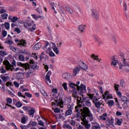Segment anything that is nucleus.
I'll list each match as a JSON object with an SVG mask.
<instances>
[{"instance_id": "obj_13", "label": "nucleus", "mask_w": 129, "mask_h": 129, "mask_svg": "<svg viewBox=\"0 0 129 129\" xmlns=\"http://www.w3.org/2000/svg\"><path fill=\"white\" fill-rule=\"evenodd\" d=\"M29 108H30V110H28V114L31 116L32 117H34V114H35V112H36L35 108L29 107Z\"/></svg>"}, {"instance_id": "obj_19", "label": "nucleus", "mask_w": 129, "mask_h": 129, "mask_svg": "<svg viewBox=\"0 0 129 129\" xmlns=\"http://www.w3.org/2000/svg\"><path fill=\"white\" fill-rule=\"evenodd\" d=\"M51 75H52V73L51 72V71H49L45 76L46 81L47 80H50V76H51Z\"/></svg>"}, {"instance_id": "obj_8", "label": "nucleus", "mask_w": 129, "mask_h": 129, "mask_svg": "<svg viewBox=\"0 0 129 129\" xmlns=\"http://www.w3.org/2000/svg\"><path fill=\"white\" fill-rule=\"evenodd\" d=\"M3 64L4 65H5L6 66V69H7V70H10L11 69V71H13V69H12V68L14 67V66H13V65H12L10 63V61H9V60H4L3 62Z\"/></svg>"}, {"instance_id": "obj_60", "label": "nucleus", "mask_w": 129, "mask_h": 129, "mask_svg": "<svg viewBox=\"0 0 129 129\" xmlns=\"http://www.w3.org/2000/svg\"><path fill=\"white\" fill-rule=\"evenodd\" d=\"M25 95L27 96V97H32V94H30L28 92H25Z\"/></svg>"}, {"instance_id": "obj_5", "label": "nucleus", "mask_w": 129, "mask_h": 129, "mask_svg": "<svg viewBox=\"0 0 129 129\" xmlns=\"http://www.w3.org/2000/svg\"><path fill=\"white\" fill-rule=\"evenodd\" d=\"M83 112L85 116H89V117H91V116H93V115L90 112V110H89V108L87 107H83Z\"/></svg>"}, {"instance_id": "obj_9", "label": "nucleus", "mask_w": 129, "mask_h": 129, "mask_svg": "<svg viewBox=\"0 0 129 129\" xmlns=\"http://www.w3.org/2000/svg\"><path fill=\"white\" fill-rule=\"evenodd\" d=\"M83 100L85 102L89 101L90 99H92L93 98V95L92 94H88V96L84 98V96L83 94L82 95Z\"/></svg>"}, {"instance_id": "obj_45", "label": "nucleus", "mask_w": 129, "mask_h": 129, "mask_svg": "<svg viewBox=\"0 0 129 129\" xmlns=\"http://www.w3.org/2000/svg\"><path fill=\"white\" fill-rule=\"evenodd\" d=\"M19 59L20 61H24L25 60V57H24V55L20 54L19 56Z\"/></svg>"}, {"instance_id": "obj_40", "label": "nucleus", "mask_w": 129, "mask_h": 129, "mask_svg": "<svg viewBox=\"0 0 129 129\" xmlns=\"http://www.w3.org/2000/svg\"><path fill=\"white\" fill-rule=\"evenodd\" d=\"M23 106V104H22V103L20 101H18L16 104V106H17V107H22V106Z\"/></svg>"}, {"instance_id": "obj_37", "label": "nucleus", "mask_w": 129, "mask_h": 129, "mask_svg": "<svg viewBox=\"0 0 129 129\" xmlns=\"http://www.w3.org/2000/svg\"><path fill=\"white\" fill-rule=\"evenodd\" d=\"M18 20H19V19L18 18V17L14 16L11 19V21L12 22V23H16V22H17V21H18Z\"/></svg>"}, {"instance_id": "obj_11", "label": "nucleus", "mask_w": 129, "mask_h": 129, "mask_svg": "<svg viewBox=\"0 0 129 129\" xmlns=\"http://www.w3.org/2000/svg\"><path fill=\"white\" fill-rule=\"evenodd\" d=\"M55 102L57 103V105H63L64 102H63V98L61 96L58 97L57 100H55Z\"/></svg>"}, {"instance_id": "obj_26", "label": "nucleus", "mask_w": 129, "mask_h": 129, "mask_svg": "<svg viewBox=\"0 0 129 129\" xmlns=\"http://www.w3.org/2000/svg\"><path fill=\"white\" fill-rule=\"evenodd\" d=\"M37 28H36V24H33L32 27L28 28V30L30 32H33L36 30Z\"/></svg>"}, {"instance_id": "obj_43", "label": "nucleus", "mask_w": 129, "mask_h": 129, "mask_svg": "<svg viewBox=\"0 0 129 129\" xmlns=\"http://www.w3.org/2000/svg\"><path fill=\"white\" fill-rule=\"evenodd\" d=\"M81 68H82V69H84V70H87V69H88V67L87 66V65H86V64H85L84 62L83 66Z\"/></svg>"}, {"instance_id": "obj_50", "label": "nucleus", "mask_w": 129, "mask_h": 129, "mask_svg": "<svg viewBox=\"0 0 129 129\" xmlns=\"http://www.w3.org/2000/svg\"><path fill=\"white\" fill-rule=\"evenodd\" d=\"M7 103H9V104H11L12 102H13V100H12V98H8L7 99Z\"/></svg>"}, {"instance_id": "obj_17", "label": "nucleus", "mask_w": 129, "mask_h": 129, "mask_svg": "<svg viewBox=\"0 0 129 129\" xmlns=\"http://www.w3.org/2000/svg\"><path fill=\"white\" fill-rule=\"evenodd\" d=\"M79 30L80 33L82 34L85 31V25H81L79 26Z\"/></svg>"}, {"instance_id": "obj_41", "label": "nucleus", "mask_w": 129, "mask_h": 129, "mask_svg": "<svg viewBox=\"0 0 129 129\" xmlns=\"http://www.w3.org/2000/svg\"><path fill=\"white\" fill-rule=\"evenodd\" d=\"M113 103H114V101L113 100H110L108 102V106L110 107H111V106H112V105H113Z\"/></svg>"}, {"instance_id": "obj_39", "label": "nucleus", "mask_w": 129, "mask_h": 129, "mask_svg": "<svg viewBox=\"0 0 129 129\" xmlns=\"http://www.w3.org/2000/svg\"><path fill=\"white\" fill-rule=\"evenodd\" d=\"M52 92L54 94H53V96H54V95H55V94H57V93H58V90H57V89L56 88H53L51 90Z\"/></svg>"}, {"instance_id": "obj_29", "label": "nucleus", "mask_w": 129, "mask_h": 129, "mask_svg": "<svg viewBox=\"0 0 129 129\" xmlns=\"http://www.w3.org/2000/svg\"><path fill=\"white\" fill-rule=\"evenodd\" d=\"M48 46V47H51L50 43L49 42H48V41H45L44 46L43 47V50H46L47 49Z\"/></svg>"}, {"instance_id": "obj_25", "label": "nucleus", "mask_w": 129, "mask_h": 129, "mask_svg": "<svg viewBox=\"0 0 129 129\" xmlns=\"http://www.w3.org/2000/svg\"><path fill=\"white\" fill-rule=\"evenodd\" d=\"M122 106L123 108V109H127V108L129 109V105H127V103L126 102H124L122 104Z\"/></svg>"}, {"instance_id": "obj_53", "label": "nucleus", "mask_w": 129, "mask_h": 129, "mask_svg": "<svg viewBox=\"0 0 129 129\" xmlns=\"http://www.w3.org/2000/svg\"><path fill=\"white\" fill-rule=\"evenodd\" d=\"M31 121V126L32 125V126H36L37 125V122L35 121H33L32 122V121Z\"/></svg>"}, {"instance_id": "obj_35", "label": "nucleus", "mask_w": 129, "mask_h": 129, "mask_svg": "<svg viewBox=\"0 0 129 129\" xmlns=\"http://www.w3.org/2000/svg\"><path fill=\"white\" fill-rule=\"evenodd\" d=\"M120 86L121 87H124L125 86V82H124V80H121L120 81Z\"/></svg>"}, {"instance_id": "obj_48", "label": "nucleus", "mask_w": 129, "mask_h": 129, "mask_svg": "<svg viewBox=\"0 0 129 129\" xmlns=\"http://www.w3.org/2000/svg\"><path fill=\"white\" fill-rule=\"evenodd\" d=\"M77 101L79 103H83V102H84V101H81L82 100V99L81 98V97H78L77 98Z\"/></svg>"}, {"instance_id": "obj_51", "label": "nucleus", "mask_w": 129, "mask_h": 129, "mask_svg": "<svg viewBox=\"0 0 129 129\" xmlns=\"http://www.w3.org/2000/svg\"><path fill=\"white\" fill-rule=\"evenodd\" d=\"M50 5L52 10H53V11H54L55 14H56L57 12L55 11V8H54V3H50Z\"/></svg>"}, {"instance_id": "obj_18", "label": "nucleus", "mask_w": 129, "mask_h": 129, "mask_svg": "<svg viewBox=\"0 0 129 129\" xmlns=\"http://www.w3.org/2000/svg\"><path fill=\"white\" fill-rule=\"evenodd\" d=\"M1 27L2 28H6L7 30H10V24L8 22H5L4 24H2Z\"/></svg>"}, {"instance_id": "obj_63", "label": "nucleus", "mask_w": 129, "mask_h": 129, "mask_svg": "<svg viewBox=\"0 0 129 129\" xmlns=\"http://www.w3.org/2000/svg\"><path fill=\"white\" fill-rule=\"evenodd\" d=\"M15 32H17L18 34L21 33V30L19 29V28H15Z\"/></svg>"}, {"instance_id": "obj_10", "label": "nucleus", "mask_w": 129, "mask_h": 129, "mask_svg": "<svg viewBox=\"0 0 129 129\" xmlns=\"http://www.w3.org/2000/svg\"><path fill=\"white\" fill-rule=\"evenodd\" d=\"M33 24H34V21L27 20L26 22H24V26L26 29H28V27H31Z\"/></svg>"}, {"instance_id": "obj_31", "label": "nucleus", "mask_w": 129, "mask_h": 129, "mask_svg": "<svg viewBox=\"0 0 129 129\" xmlns=\"http://www.w3.org/2000/svg\"><path fill=\"white\" fill-rule=\"evenodd\" d=\"M0 78H2L4 82H7V81H8V78L6 76H4V75H1L0 76Z\"/></svg>"}, {"instance_id": "obj_14", "label": "nucleus", "mask_w": 129, "mask_h": 129, "mask_svg": "<svg viewBox=\"0 0 129 129\" xmlns=\"http://www.w3.org/2000/svg\"><path fill=\"white\" fill-rule=\"evenodd\" d=\"M114 120L113 119V118L108 119L106 121V124L107 126L109 127V126H110V124H111V125H113V121H114Z\"/></svg>"}, {"instance_id": "obj_56", "label": "nucleus", "mask_w": 129, "mask_h": 129, "mask_svg": "<svg viewBox=\"0 0 129 129\" xmlns=\"http://www.w3.org/2000/svg\"><path fill=\"white\" fill-rule=\"evenodd\" d=\"M63 127H66L67 128H69V129H72V126H71L70 125H68V124H64L63 125Z\"/></svg>"}, {"instance_id": "obj_59", "label": "nucleus", "mask_w": 129, "mask_h": 129, "mask_svg": "<svg viewBox=\"0 0 129 129\" xmlns=\"http://www.w3.org/2000/svg\"><path fill=\"white\" fill-rule=\"evenodd\" d=\"M62 86H63L64 90H68V87H67V84L63 83V85H62Z\"/></svg>"}, {"instance_id": "obj_55", "label": "nucleus", "mask_w": 129, "mask_h": 129, "mask_svg": "<svg viewBox=\"0 0 129 129\" xmlns=\"http://www.w3.org/2000/svg\"><path fill=\"white\" fill-rule=\"evenodd\" d=\"M124 58H126L127 60H129V52L124 54Z\"/></svg>"}, {"instance_id": "obj_36", "label": "nucleus", "mask_w": 129, "mask_h": 129, "mask_svg": "<svg viewBox=\"0 0 129 129\" xmlns=\"http://www.w3.org/2000/svg\"><path fill=\"white\" fill-rule=\"evenodd\" d=\"M8 14L4 13L1 15V18L3 20H7V19H8Z\"/></svg>"}, {"instance_id": "obj_27", "label": "nucleus", "mask_w": 129, "mask_h": 129, "mask_svg": "<svg viewBox=\"0 0 129 129\" xmlns=\"http://www.w3.org/2000/svg\"><path fill=\"white\" fill-rule=\"evenodd\" d=\"M71 114H72V109H68V110H67L66 111V113H65L66 116H67L68 115H71Z\"/></svg>"}, {"instance_id": "obj_12", "label": "nucleus", "mask_w": 129, "mask_h": 129, "mask_svg": "<svg viewBox=\"0 0 129 129\" xmlns=\"http://www.w3.org/2000/svg\"><path fill=\"white\" fill-rule=\"evenodd\" d=\"M110 60L111 61V64L112 66H116L117 64V60L115 59V57L114 56H112L110 57Z\"/></svg>"}, {"instance_id": "obj_20", "label": "nucleus", "mask_w": 129, "mask_h": 129, "mask_svg": "<svg viewBox=\"0 0 129 129\" xmlns=\"http://www.w3.org/2000/svg\"><path fill=\"white\" fill-rule=\"evenodd\" d=\"M66 11H67V12H69L70 14H74V10L68 6L66 7Z\"/></svg>"}, {"instance_id": "obj_21", "label": "nucleus", "mask_w": 129, "mask_h": 129, "mask_svg": "<svg viewBox=\"0 0 129 129\" xmlns=\"http://www.w3.org/2000/svg\"><path fill=\"white\" fill-rule=\"evenodd\" d=\"M107 117V114L106 113H105L102 114L101 116H99V117L100 119L102 120H106V118Z\"/></svg>"}, {"instance_id": "obj_32", "label": "nucleus", "mask_w": 129, "mask_h": 129, "mask_svg": "<svg viewBox=\"0 0 129 129\" xmlns=\"http://www.w3.org/2000/svg\"><path fill=\"white\" fill-rule=\"evenodd\" d=\"M95 107L96 108H100V105L102 104L100 102H96V103H94Z\"/></svg>"}, {"instance_id": "obj_46", "label": "nucleus", "mask_w": 129, "mask_h": 129, "mask_svg": "<svg viewBox=\"0 0 129 129\" xmlns=\"http://www.w3.org/2000/svg\"><path fill=\"white\" fill-rule=\"evenodd\" d=\"M91 57L93 58L94 59V60H97V61H98V60H99L98 55L95 56V55L94 54H93L91 55Z\"/></svg>"}, {"instance_id": "obj_61", "label": "nucleus", "mask_w": 129, "mask_h": 129, "mask_svg": "<svg viewBox=\"0 0 129 129\" xmlns=\"http://www.w3.org/2000/svg\"><path fill=\"white\" fill-rule=\"evenodd\" d=\"M100 128V126L99 125H98V126H92L91 127V129H99Z\"/></svg>"}, {"instance_id": "obj_3", "label": "nucleus", "mask_w": 129, "mask_h": 129, "mask_svg": "<svg viewBox=\"0 0 129 129\" xmlns=\"http://www.w3.org/2000/svg\"><path fill=\"white\" fill-rule=\"evenodd\" d=\"M119 56L122 60V63L121 66H119V69L120 70L122 69V66H128L129 65V62L126 61L127 59L124 57V53L121 52L120 53Z\"/></svg>"}, {"instance_id": "obj_42", "label": "nucleus", "mask_w": 129, "mask_h": 129, "mask_svg": "<svg viewBox=\"0 0 129 129\" xmlns=\"http://www.w3.org/2000/svg\"><path fill=\"white\" fill-rule=\"evenodd\" d=\"M7 35H8V32L6 30H2V36L4 38L7 37Z\"/></svg>"}, {"instance_id": "obj_33", "label": "nucleus", "mask_w": 129, "mask_h": 129, "mask_svg": "<svg viewBox=\"0 0 129 129\" xmlns=\"http://www.w3.org/2000/svg\"><path fill=\"white\" fill-rule=\"evenodd\" d=\"M53 50L55 52V54L57 55L59 54V49L56 46H53Z\"/></svg>"}, {"instance_id": "obj_7", "label": "nucleus", "mask_w": 129, "mask_h": 129, "mask_svg": "<svg viewBox=\"0 0 129 129\" xmlns=\"http://www.w3.org/2000/svg\"><path fill=\"white\" fill-rule=\"evenodd\" d=\"M17 45L20 46L21 48L22 47H25V48H27V40L25 39H21L18 43Z\"/></svg>"}, {"instance_id": "obj_64", "label": "nucleus", "mask_w": 129, "mask_h": 129, "mask_svg": "<svg viewBox=\"0 0 129 129\" xmlns=\"http://www.w3.org/2000/svg\"><path fill=\"white\" fill-rule=\"evenodd\" d=\"M21 122L22 123H26V117H23L21 118Z\"/></svg>"}, {"instance_id": "obj_23", "label": "nucleus", "mask_w": 129, "mask_h": 129, "mask_svg": "<svg viewBox=\"0 0 129 129\" xmlns=\"http://www.w3.org/2000/svg\"><path fill=\"white\" fill-rule=\"evenodd\" d=\"M69 86L71 87V88H72L73 89H75L76 90H77V88L76 87V85L74 83H69Z\"/></svg>"}, {"instance_id": "obj_52", "label": "nucleus", "mask_w": 129, "mask_h": 129, "mask_svg": "<svg viewBox=\"0 0 129 129\" xmlns=\"http://www.w3.org/2000/svg\"><path fill=\"white\" fill-rule=\"evenodd\" d=\"M51 46H49L48 47V49H45L46 53H47L48 54H49L50 52H51Z\"/></svg>"}, {"instance_id": "obj_57", "label": "nucleus", "mask_w": 129, "mask_h": 129, "mask_svg": "<svg viewBox=\"0 0 129 129\" xmlns=\"http://www.w3.org/2000/svg\"><path fill=\"white\" fill-rule=\"evenodd\" d=\"M116 123L118 125H120V124H121V121H120V120H119V119H116Z\"/></svg>"}, {"instance_id": "obj_58", "label": "nucleus", "mask_w": 129, "mask_h": 129, "mask_svg": "<svg viewBox=\"0 0 129 129\" xmlns=\"http://www.w3.org/2000/svg\"><path fill=\"white\" fill-rule=\"evenodd\" d=\"M38 124L39 125H41V126H44V122H43V121L42 120L38 121Z\"/></svg>"}, {"instance_id": "obj_28", "label": "nucleus", "mask_w": 129, "mask_h": 129, "mask_svg": "<svg viewBox=\"0 0 129 129\" xmlns=\"http://www.w3.org/2000/svg\"><path fill=\"white\" fill-rule=\"evenodd\" d=\"M94 39L95 40V41L97 42L99 45L102 44L103 43L102 41H101V40H100V39H99L98 37L94 36Z\"/></svg>"}, {"instance_id": "obj_47", "label": "nucleus", "mask_w": 129, "mask_h": 129, "mask_svg": "<svg viewBox=\"0 0 129 129\" xmlns=\"http://www.w3.org/2000/svg\"><path fill=\"white\" fill-rule=\"evenodd\" d=\"M65 99L66 100H68V102H65L66 104H69V103H71V98H66Z\"/></svg>"}, {"instance_id": "obj_44", "label": "nucleus", "mask_w": 129, "mask_h": 129, "mask_svg": "<svg viewBox=\"0 0 129 129\" xmlns=\"http://www.w3.org/2000/svg\"><path fill=\"white\" fill-rule=\"evenodd\" d=\"M85 104L88 107H90L91 106V102H90V101H86Z\"/></svg>"}, {"instance_id": "obj_2", "label": "nucleus", "mask_w": 129, "mask_h": 129, "mask_svg": "<svg viewBox=\"0 0 129 129\" xmlns=\"http://www.w3.org/2000/svg\"><path fill=\"white\" fill-rule=\"evenodd\" d=\"M30 64L26 63L24 64L23 66L25 67V70L27 69H33V70H38L39 69V66H37V62H34L33 60H30Z\"/></svg>"}, {"instance_id": "obj_54", "label": "nucleus", "mask_w": 129, "mask_h": 129, "mask_svg": "<svg viewBox=\"0 0 129 129\" xmlns=\"http://www.w3.org/2000/svg\"><path fill=\"white\" fill-rule=\"evenodd\" d=\"M118 87H119L118 85H116V84H114V88H115V90H116V91H118Z\"/></svg>"}, {"instance_id": "obj_6", "label": "nucleus", "mask_w": 129, "mask_h": 129, "mask_svg": "<svg viewBox=\"0 0 129 129\" xmlns=\"http://www.w3.org/2000/svg\"><path fill=\"white\" fill-rule=\"evenodd\" d=\"M69 93H72V97H74V98H78L79 96L77 95L78 94V91L77 90L75 89H72V90H69Z\"/></svg>"}, {"instance_id": "obj_34", "label": "nucleus", "mask_w": 129, "mask_h": 129, "mask_svg": "<svg viewBox=\"0 0 129 129\" xmlns=\"http://www.w3.org/2000/svg\"><path fill=\"white\" fill-rule=\"evenodd\" d=\"M39 58L40 61H42V60H43V59H45V53L44 52H42L41 54L39 55Z\"/></svg>"}, {"instance_id": "obj_16", "label": "nucleus", "mask_w": 129, "mask_h": 129, "mask_svg": "<svg viewBox=\"0 0 129 129\" xmlns=\"http://www.w3.org/2000/svg\"><path fill=\"white\" fill-rule=\"evenodd\" d=\"M80 71V69L79 67H77L75 68V69L73 70V76H76L77 74L79 73Z\"/></svg>"}, {"instance_id": "obj_24", "label": "nucleus", "mask_w": 129, "mask_h": 129, "mask_svg": "<svg viewBox=\"0 0 129 129\" xmlns=\"http://www.w3.org/2000/svg\"><path fill=\"white\" fill-rule=\"evenodd\" d=\"M41 48V43H37L34 45L33 47V49L34 50H39Z\"/></svg>"}, {"instance_id": "obj_62", "label": "nucleus", "mask_w": 129, "mask_h": 129, "mask_svg": "<svg viewBox=\"0 0 129 129\" xmlns=\"http://www.w3.org/2000/svg\"><path fill=\"white\" fill-rule=\"evenodd\" d=\"M49 55L50 57H55V53H54V52H53L52 51H50Z\"/></svg>"}, {"instance_id": "obj_15", "label": "nucleus", "mask_w": 129, "mask_h": 129, "mask_svg": "<svg viewBox=\"0 0 129 129\" xmlns=\"http://www.w3.org/2000/svg\"><path fill=\"white\" fill-rule=\"evenodd\" d=\"M73 9L75 12V13H76V14H79V13H81V9H80V7H79V6L74 5V7Z\"/></svg>"}, {"instance_id": "obj_22", "label": "nucleus", "mask_w": 129, "mask_h": 129, "mask_svg": "<svg viewBox=\"0 0 129 129\" xmlns=\"http://www.w3.org/2000/svg\"><path fill=\"white\" fill-rule=\"evenodd\" d=\"M30 126H31V121L27 126L24 125H21L20 127L21 129H28L29 127H30Z\"/></svg>"}, {"instance_id": "obj_38", "label": "nucleus", "mask_w": 129, "mask_h": 129, "mask_svg": "<svg viewBox=\"0 0 129 129\" xmlns=\"http://www.w3.org/2000/svg\"><path fill=\"white\" fill-rule=\"evenodd\" d=\"M0 55L2 56V57H5V56L7 55V52L3 50L0 51Z\"/></svg>"}, {"instance_id": "obj_30", "label": "nucleus", "mask_w": 129, "mask_h": 129, "mask_svg": "<svg viewBox=\"0 0 129 129\" xmlns=\"http://www.w3.org/2000/svg\"><path fill=\"white\" fill-rule=\"evenodd\" d=\"M128 98H127L125 96L121 97V101H122V102H127L128 101Z\"/></svg>"}, {"instance_id": "obj_4", "label": "nucleus", "mask_w": 129, "mask_h": 129, "mask_svg": "<svg viewBox=\"0 0 129 129\" xmlns=\"http://www.w3.org/2000/svg\"><path fill=\"white\" fill-rule=\"evenodd\" d=\"M91 17L94 20H95V21H98L99 19V13H98V11L96 9H92Z\"/></svg>"}, {"instance_id": "obj_49", "label": "nucleus", "mask_w": 129, "mask_h": 129, "mask_svg": "<svg viewBox=\"0 0 129 129\" xmlns=\"http://www.w3.org/2000/svg\"><path fill=\"white\" fill-rule=\"evenodd\" d=\"M92 99L93 103H95L96 102H97V101H98V99H97V98L95 96L93 97Z\"/></svg>"}, {"instance_id": "obj_1", "label": "nucleus", "mask_w": 129, "mask_h": 129, "mask_svg": "<svg viewBox=\"0 0 129 129\" xmlns=\"http://www.w3.org/2000/svg\"><path fill=\"white\" fill-rule=\"evenodd\" d=\"M79 84H80V82H77L76 84H75L76 87H77L78 93L79 95H82V94L86 93V86L83 84H81L80 86H79Z\"/></svg>"}]
</instances>
